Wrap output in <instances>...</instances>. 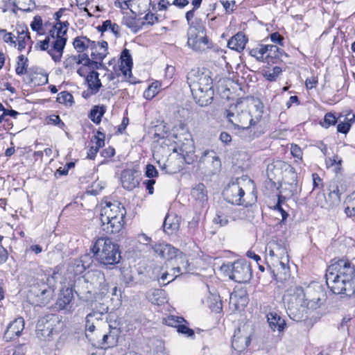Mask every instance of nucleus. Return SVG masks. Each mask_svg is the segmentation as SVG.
I'll use <instances>...</instances> for the list:
<instances>
[{"instance_id":"obj_41","label":"nucleus","mask_w":355,"mask_h":355,"mask_svg":"<svg viewBox=\"0 0 355 355\" xmlns=\"http://www.w3.org/2000/svg\"><path fill=\"white\" fill-rule=\"evenodd\" d=\"M252 126H245L240 128L241 129L240 132L241 137L247 141H250L259 137V135H257L255 131L252 130Z\"/></svg>"},{"instance_id":"obj_21","label":"nucleus","mask_w":355,"mask_h":355,"mask_svg":"<svg viewBox=\"0 0 355 355\" xmlns=\"http://www.w3.org/2000/svg\"><path fill=\"white\" fill-rule=\"evenodd\" d=\"M73 289L76 294L80 297H84V295L87 294H92L95 291L92 287L89 282L87 281L85 275L78 277L75 279Z\"/></svg>"},{"instance_id":"obj_13","label":"nucleus","mask_w":355,"mask_h":355,"mask_svg":"<svg viewBox=\"0 0 355 355\" xmlns=\"http://www.w3.org/2000/svg\"><path fill=\"white\" fill-rule=\"evenodd\" d=\"M191 198L196 213H201L208 205V191L202 183L196 184L191 190Z\"/></svg>"},{"instance_id":"obj_52","label":"nucleus","mask_w":355,"mask_h":355,"mask_svg":"<svg viewBox=\"0 0 355 355\" xmlns=\"http://www.w3.org/2000/svg\"><path fill=\"white\" fill-rule=\"evenodd\" d=\"M342 160L338 158L337 155L334 156L332 158L329 157L326 159V164L328 167L329 166H334L336 165V171H338V170L340 169V165H341Z\"/></svg>"},{"instance_id":"obj_56","label":"nucleus","mask_w":355,"mask_h":355,"mask_svg":"<svg viewBox=\"0 0 355 355\" xmlns=\"http://www.w3.org/2000/svg\"><path fill=\"white\" fill-rule=\"evenodd\" d=\"M42 19L40 16L36 15L33 18V21L31 24V27L34 31H39L42 29Z\"/></svg>"},{"instance_id":"obj_20","label":"nucleus","mask_w":355,"mask_h":355,"mask_svg":"<svg viewBox=\"0 0 355 355\" xmlns=\"http://www.w3.org/2000/svg\"><path fill=\"white\" fill-rule=\"evenodd\" d=\"M24 328V320L22 318H18L13 320L7 327L4 333V338L8 341L19 336Z\"/></svg>"},{"instance_id":"obj_22","label":"nucleus","mask_w":355,"mask_h":355,"mask_svg":"<svg viewBox=\"0 0 355 355\" xmlns=\"http://www.w3.org/2000/svg\"><path fill=\"white\" fill-rule=\"evenodd\" d=\"M121 180L123 187L128 191L135 189L139 183L137 173L131 170L124 171L121 174Z\"/></svg>"},{"instance_id":"obj_15","label":"nucleus","mask_w":355,"mask_h":355,"mask_svg":"<svg viewBox=\"0 0 355 355\" xmlns=\"http://www.w3.org/2000/svg\"><path fill=\"white\" fill-rule=\"evenodd\" d=\"M244 195V190L238 183L234 182L229 184L223 192L224 199L229 203L236 205H247L243 198Z\"/></svg>"},{"instance_id":"obj_17","label":"nucleus","mask_w":355,"mask_h":355,"mask_svg":"<svg viewBox=\"0 0 355 355\" xmlns=\"http://www.w3.org/2000/svg\"><path fill=\"white\" fill-rule=\"evenodd\" d=\"M85 277L94 291L98 289L103 294L107 291L105 275L102 271L99 270H92L88 272Z\"/></svg>"},{"instance_id":"obj_35","label":"nucleus","mask_w":355,"mask_h":355,"mask_svg":"<svg viewBox=\"0 0 355 355\" xmlns=\"http://www.w3.org/2000/svg\"><path fill=\"white\" fill-rule=\"evenodd\" d=\"M105 111L106 109L104 105H95L91 110L89 117L94 123L99 124Z\"/></svg>"},{"instance_id":"obj_11","label":"nucleus","mask_w":355,"mask_h":355,"mask_svg":"<svg viewBox=\"0 0 355 355\" xmlns=\"http://www.w3.org/2000/svg\"><path fill=\"white\" fill-rule=\"evenodd\" d=\"M266 260L268 266H275L273 261L284 259L288 256V250L286 243L282 240L272 239L266 246Z\"/></svg>"},{"instance_id":"obj_18","label":"nucleus","mask_w":355,"mask_h":355,"mask_svg":"<svg viewBox=\"0 0 355 355\" xmlns=\"http://www.w3.org/2000/svg\"><path fill=\"white\" fill-rule=\"evenodd\" d=\"M80 64H92L94 65V67H98L95 62H89V55L86 53L68 56L63 61V66L68 71H71L75 68V65Z\"/></svg>"},{"instance_id":"obj_43","label":"nucleus","mask_w":355,"mask_h":355,"mask_svg":"<svg viewBox=\"0 0 355 355\" xmlns=\"http://www.w3.org/2000/svg\"><path fill=\"white\" fill-rule=\"evenodd\" d=\"M282 72V70L279 67H274L272 69L265 71L263 76L268 80L274 81Z\"/></svg>"},{"instance_id":"obj_44","label":"nucleus","mask_w":355,"mask_h":355,"mask_svg":"<svg viewBox=\"0 0 355 355\" xmlns=\"http://www.w3.org/2000/svg\"><path fill=\"white\" fill-rule=\"evenodd\" d=\"M164 321L166 325L175 327L176 329L180 323H187L182 317L175 315H168L167 318H164Z\"/></svg>"},{"instance_id":"obj_53","label":"nucleus","mask_w":355,"mask_h":355,"mask_svg":"<svg viewBox=\"0 0 355 355\" xmlns=\"http://www.w3.org/2000/svg\"><path fill=\"white\" fill-rule=\"evenodd\" d=\"M145 175L149 178H153L158 175V171L153 164H148L146 166Z\"/></svg>"},{"instance_id":"obj_34","label":"nucleus","mask_w":355,"mask_h":355,"mask_svg":"<svg viewBox=\"0 0 355 355\" xmlns=\"http://www.w3.org/2000/svg\"><path fill=\"white\" fill-rule=\"evenodd\" d=\"M99 73L94 70L90 71L85 77L89 88L98 92L101 87V80L98 78Z\"/></svg>"},{"instance_id":"obj_64","label":"nucleus","mask_w":355,"mask_h":355,"mask_svg":"<svg viewBox=\"0 0 355 355\" xmlns=\"http://www.w3.org/2000/svg\"><path fill=\"white\" fill-rule=\"evenodd\" d=\"M270 40L273 43L283 45L284 37L278 32L272 33L270 35Z\"/></svg>"},{"instance_id":"obj_10","label":"nucleus","mask_w":355,"mask_h":355,"mask_svg":"<svg viewBox=\"0 0 355 355\" xmlns=\"http://www.w3.org/2000/svg\"><path fill=\"white\" fill-rule=\"evenodd\" d=\"M188 45L195 51H204L210 47L204 27L191 28L188 31Z\"/></svg>"},{"instance_id":"obj_8","label":"nucleus","mask_w":355,"mask_h":355,"mask_svg":"<svg viewBox=\"0 0 355 355\" xmlns=\"http://www.w3.org/2000/svg\"><path fill=\"white\" fill-rule=\"evenodd\" d=\"M63 322L55 315H49L40 318L37 323V336L40 339L50 340L53 335L58 334Z\"/></svg>"},{"instance_id":"obj_55","label":"nucleus","mask_w":355,"mask_h":355,"mask_svg":"<svg viewBox=\"0 0 355 355\" xmlns=\"http://www.w3.org/2000/svg\"><path fill=\"white\" fill-rule=\"evenodd\" d=\"M281 203H282V198L279 196L278 198V201H277L276 205L275 206V209L279 211V213L281 214L282 218V221L284 223L287 219V218L288 216V214L282 207Z\"/></svg>"},{"instance_id":"obj_60","label":"nucleus","mask_w":355,"mask_h":355,"mask_svg":"<svg viewBox=\"0 0 355 355\" xmlns=\"http://www.w3.org/2000/svg\"><path fill=\"white\" fill-rule=\"evenodd\" d=\"M82 66L77 69V73L82 77H85L90 71L94 69L92 68L90 64L85 65L81 64Z\"/></svg>"},{"instance_id":"obj_3","label":"nucleus","mask_w":355,"mask_h":355,"mask_svg":"<svg viewBox=\"0 0 355 355\" xmlns=\"http://www.w3.org/2000/svg\"><path fill=\"white\" fill-rule=\"evenodd\" d=\"M187 80L197 104L202 107L212 102L214 91L213 81L209 73L192 69L188 73Z\"/></svg>"},{"instance_id":"obj_51","label":"nucleus","mask_w":355,"mask_h":355,"mask_svg":"<svg viewBox=\"0 0 355 355\" xmlns=\"http://www.w3.org/2000/svg\"><path fill=\"white\" fill-rule=\"evenodd\" d=\"M177 331L180 334L186 335L188 337L194 336V331L190 329L187 324L180 323L177 327Z\"/></svg>"},{"instance_id":"obj_29","label":"nucleus","mask_w":355,"mask_h":355,"mask_svg":"<svg viewBox=\"0 0 355 355\" xmlns=\"http://www.w3.org/2000/svg\"><path fill=\"white\" fill-rule=\"evenodd\" d=\"M248 302L245 292H234L230 295V304L234 306L235 309L238 310L241 307H244Z\"/></svg>"},{"instance_id":"obj_47","label":"nucleus","mask_w":355,"mask_h":355,"mask_svg":"<svg viewBox=\"0 0 355 355\" xmlns=\"http://www.w3.org/2000/svg\"><path fill=\"white\" fill-rule=\"evenodd\" d=\"M267 48V55L268 58H279L282 54V50H281L276 45H265Z\"/></svg>"},{"instance_id":"obj_5","label":"nucleus","mask_w":355,"mask_h":355,"mask_svg":"<svg viewBox=\"0 0 355 355\" xmlns=\"http://www.w3.org/2000/svg\"><path fill=\"white\" fill-rule=\"evenodd\" d=\"M91 250L94 256H98L100 263L104 265L116 264L121 258L119 246L107 238H98Z\"/></svg>"},{"instance_id":"obj_25","label":"nucleus","mask_w":355,"mask_h":355,"mask_svg":"<svg viewBox=\"0 0 355 355\" xmlns=\"http://www.w3.org/2000/svg\"><path fill=\"white\" fill-rule=\"evenodd\" d=\"M105 312H106L105 309L103 311L93 310L87 315L85 318L86 331L92 333L95 330V322L102 320Z\"/></svg>"},{"instance_id":"obj_23","label":"nucleus","mask_w":355,"mask_h":355,"mask_svg":"<svg viewBox=\"0 0 355 355\" xmlns=\"http://www.w3.org/2000/svg\"><path fill=\"white\" fill-rule=\"evenodd\" d=\"M155 254L162 259H172L176 254V249L167 243H156L152 246Z\"/></svg>"},{"instance_id":"obj_24","label":"nucleus","mask_w":355,"mask_h":355,"mask_svg":"<svg viewBox=\"0 0 355 355\" xmlns=\"http://www.w3.org/2000/svg\"><path fill=\"white\" fill-rule=\"evenodd\" d=\"M267 321L273 331L282 333L286 327L285 320L276 312H270L267 314Z\"/></svg>"},{"instance_id":"obj_33","label":"nucleus","mask_w":355,"mask_h":355,"mask_svg":"<svg viewBox=\"0 0 355 355\" xmlns=\"http://www.w3.org/2000/svg\"><path fill=\"white\" fill-rule=\"evenodd\" d=\"M172 270L173 271L172 275L174 276V278L172 280H173L180 275L188 273L190 271V263L185 258H180L178 265L176 267H174Z\"/></svg>"},{"instance_id":"obj_27","label":"nucleus","mask_w":355,"mask_h":355,"mask_svg":"<svg viewBox=\"0 0 355 355\" xmlns=\"http://www.w3.org/2000/svg\"><path fill=\"white\" fill-rule=\"evenodd\" d=\"M180 227V218L175 215L168 214L166 216L163 228L164 231L168 234H171L177 231Z\"/></svg>"},{"instance_id":"obj_58","label":"nucleus","mask_w":355,"mask_h":355,"mask_svg":"<svg viewBox=\"0 0 355 355\" xmlns=\"http://www.w3.org/2000/svg\"><path fill=\"white\" fill-rule=\"evenodd\" d=\"M352 320V318L349 315H345L343 318V319L338 326V329L342 331H345L346 329L348 330V328L350 326V322H351Z\"/></svg>"},{"instance_id":"obj_31","label":"nucleus","mask_w":355,"mask_h":355,"mask_svg":"<svg viewBox=\"0 0 355 355\" xmlns=\"http://www.w3.org/2000/svg\"><path fill=\"white\" fill-rule=\"evenodd\" d=\"M120 59L121 62L120 69L123 73L126 76L128 71L131 72L132 67V60L128 49H125L121 52Z\"/></svg>"},{"instance_id":"obj_50","label":"nucleus","mask_w":355,"mask_h":355,"mask_svg":"<svg viewBox=\"0 0 355 355\" xmlns=\"http://www.w3.org/2000/svg\"><path fill=\"white\" fill-rule=\"evenodd\" d=\"M27 37L28 40H31V37L29 35V33L28 30L24 31V30L19 33V42H18V49L19 51H22L26 47V42L25 39Z\"/></svg>"},{"instance_id":"obj_19","label":"nucleus","mask_w":355,"mask_h":355,"mask_svg":"<svg viewBox=\"0 0 355 355\" xmlns=\"http://www.w3.org/2000/svg\"><path fill=\"white\" fill-rule=\"evenodd\" d=\"M250 336L243 334L240 329L234 332L232 341V348L237 352L245 351L250 343Z\"/></svg>"},{"instance_id":"obj_16","label":"nucleus","mask_w":355,"mask_h":355,"mask_svg":"<svg viewBox=\"0 0 355 355\" xmlns=\"http://www.w3.org/2000/svg\"><path fill=\"white\" fill-rule=\"evenodd\" d=\"M107 42L105 41L94 42V46L89 49L92 51V59L89 58V62H95L98 67H94V65L90 64L92 68L98 69L103 67L102 61L107 54Z\"/></svg>"},{"instance_id":"obj_57","label":"nucleus","mask_w":355,"mask_h":355,"mask_svg":"<svg viewBox=\"0 0 355 355\" xmlns=\"http://www.w3.org/2000/svg\"><path fill=\"white\" fill-rule=\"evenodd\" d=\"M49 123L56 125L62 129L65 126V124L62 122L58 115H51L49 117Z\"/></svg>"},{"instance_id":"obj_61","label":"nucleus","mask_w":355,"mask_h":355,"mask_svg":"<svg viewBox=\"0 0 355 355\" xmlns=\"http://www.w3.org/2000/svg\"><path fill=\"white\" fill-rule=\"evenodd\" d=\"M328 191L334 193L335 194H337L338 196H340L342 193V192L339 189L338 182L336 180H332L329 182Z\"/></svg>"},{"instance_id":"obj_6","label":"nucleus","mask_w":355,"mask_h":355,"mask_svg":"<svg viewBox=\"0 0 355 355\" xmlns=\"http://www.w3.org/2000/svg\"><path fill=\"white\" fill-rule=\"evenodd\" d=\"M69 25V24L67 21L56 22L53 26V31L51 30L50 31L52 37V49L49 51V54L55 62L61 60L67 41L65 35Z\"/></svg>"},{"instance_id":"obj_12","label":"nucleus","mask_w":355,"mask_h":355,"mask_svg":"<svg viewBox=\"0 0 355 355\" xmlns=\"http://www.w3.org/2000/svg\"><path fill=\"white\" fill-rule=\"evenodd\" d=\"M230 277L238 283H247L252 277L250 263L244 259H239L232 263Z\"/></svg>"},{"instance_id":"obj_14","label":"nucleus","mask_w":355,"mask_h":355,"mask_svg":"<svg viewBox=\"0 0 355 355\" xmlns=\"http://www.w3.org/2000/svg\"><path fill=\"white\" fill-rule=\"evenodd\" d=\"M92 263L93 256L86 253L78 259H71L68 263L67 272L74 276L81 275L92 265Z\"/></svg>"},{"instance_id":"obj_2","label":"nucleus","mask_w":355,"mask_h":355,"mask_svg":"<svg viewBox=\"0 0 355 355\" xmlns=\"http://www.w3.org/2000/svg\"><path fill=\"white\" fill-rule=\"evenodd\" d=\"M312 288H308L306 292L302 287L291 288L284 296V302L286 306V311L294 321L300 322L308 318L309 304L310 302L320 301V297L316 296L310 298V293Z\"/></svg>"},{"instance_id":"obj_39","label":"nucleus","mask_w":355,"mask_h":355,"mask_svg":"<svg viewBox=\"0 0 355 355\" xmlns=\"http://www.w3.org/2000/svg\"><path fill=\"white\" fill-rule=\"evenodd\" d=\"M288 255L286 256L285 260L284 259H279L273 263H275V266H272L275 268H277L278 272H283L285 275L288 273L289 272V266H288Z\"/></svg>"},{"instance_id":"obj_30","label":"nucleus","mask_w":355,"mask_h":355,"mask_svg":"<svg viewBox=\"0 0 355 355\" xmlns=\"http://www.w3.org/2000/svg\"><path fill=\"white\" fill-rule=\"evenodd\" d=\"M73 45L78 53H83L85 50L92 48L94 41L90 40L86 36H78L73 40Z\"/></svg>"},{"instance_id":"obj_38","label":"nucleus","mask_w":355,"mask_h":355,"mask_svg":"<svg viewBox=\"0 0 355 355\" xmlns=\"http://www.w3.org/2000/svg\"><path fill=\"white\" fill-rule=\"evenodd\" d=\"M213 223L219 227H225L229 223V216L223 210H218L213 218Z\"/></svg>"},{"instance_id":"obj_54","label":"nucleus","mask_w":355,"mask_h":355,"mask_svg":"<svg viewBox=\"0 0 355 355\" xmlns=\"http://www.w3.org/2000/svg\"><path fill=\"white\" fill-rule=\"evenodd\" d=\"M328 196H329V202H328L327 201H326L327 205L334 206V205H337L340 203V196H338L337 194H335L334 193H332L331 191H329Z\"/></svg>"},{"instance_id":"obj_1","label":"nucleus","mask_w":355,"mask_h":355,"mask_svg":"<svg viewBox=\"0 0 355 355\" xmlns=\"http://www.w3.org/2000/svg\"><path fill=\"white\" fill-rule=\"evenodd\" d=\"M326 282L337 295L352 296L355 293V267L349 261L340 259L326 270Z\"/></svg>"},{"instance_id":"obj_45","label":"nucleus","mask_w":355,"mask_h":355,"mask_svg":"<svg viewBox=\"0 0 355 355\" xmlns=\"http://www.w3.org/2000/svg\"><path fill=\"white\" fill-rule=\"evenodd\" d=\"M28 61L27 58H25L23 55H21L18 57L17 66L15 69L16 73L18 75H23L26 73L27 64L26 62Z\"/></svg>"},{"instance_id":"obj_4","label":"nucleus","mask_w":355,"mask_h":355,"mask_svg":"<svg viewBox=\"0 0 355 355\" xmlns=\"http://www.w3.org/2000/svg\"><path fill=\"white\" fill-rule=\"evenodd\" d=\"M126 214L125 207L118 201L105 202L101 213L102 230L107 234L119 232L123 225Z\"/></svg>"},{"instance_id":"obj_40","label":"nucleus","mask_w":355,"mask_h":355,"mask_svg":"<svg viewBox=\"0 0 355 355\" xmlns=\"http://www.w3.org/2000/svg\"><path fill=\"white\" fill-rule=\"evenodd\" d=\"M110 30L115 35L119 34V26L116 23H112L110 20L105 21L103 24L98 26V31L104 32L105 31Z\"/></svg>"},{"instance_id":"obj_32","label":"nucleus","mask_w":355,"mask_h":355,"mask_svg":"<svg viewBox=\"0 0 355 355\" xmlns=\"http://www.w3.org/2000/svg\"><path fill=\"white\" fill-rule=\"evenodd\" d=\"M207 304L212 311L219 313L222 310V302L220 296L216 293H209Z\"/></svg>"},{"instance_id":"obj_63","label":"nucleus","mask_w":355,"mask_h":355,"mask_svg":"<svg viewBox=\"0 0 355 355\" xmlns=\"http://www.w3.org/2000/svg\"><path fill=\"white\" fill-rule=\"evenodd\" d=\"M291 153L292 155L296 158L302 159V151L297 144H292L291 147Z\"/></svg>"},{"instance_id":"obj_49","label":"nucleus","mask_w":355,"mask_h":355,"mask_svg":"<svg viewBox=\"0 0 355 355\" xmlns=\"http://www.w3.org/2000/svg\"><path fill=\"white\" fill-rule=\"evenodd\" d=\"M337 122V119L335 116V115L331 112H328L324 115V123L322 124V125L327 128L330 125H334Z\"/></svg>"},{"instance_id":"obj_42","label":"nucleus","mask_w":355,"mask_h":355,"mask_svg":"<svg viewBox=\"0 0 355 355\" xmlns=\"http://www.w3.org/2000/svg\"><path fill=\"white\" fill-rule=\"evenodd\" d=\"M160 84L159 82L153 83L144 92V97L146 99H152L159 92Z\"/></svg>"},{"instance_id":"obj_46","label":"nucleus","mask_w":355,"mask_h":355,"mask_svg":"<svg viewBox=\"0 0 355 355\" xmlns=\"http://www.w3.org/2000/svg\"><path fill=\"white\" fill-rule=\"evenodd\" d=\"M57 101L60 103L67 104L69 103L70 105H72L73 103V97L71 94L64 91L58 94Z\"/></svg>"},{"instance_id":"obj_48","label":"nucleus","mask_w":355,"mask_h":355,"mask_svg":"<svg viewBox=\"0 0 355 355\" xmlns=\"http://www.w3.org/2000/svg\"><path fill=\"white\" fill-rule=\"evenodd\" d=\"M52 37L51 36H47L43 41H40L35 46L36 48H39L41 51H48L52 49Z\"/></svg>"},{"instance_id":"obj_62","label":"nucleus","mask_w":355,"mask_h":355,"mask_svg":"<svg viewBox=\"0 0 355 355\" xmlns=\"http://www.w3.org/2000/svg\"><path fill=\"white\" fill-rule=\"evenodd\" d=\"M351 128V123L347 122H341L338 123L337 125V130L338 132L343 133V134H347Z\"/></svg>"},{"instance_id":"obj_26","label":"nucleus","mask_w":355,"mask_h":355,"mask_svg":"<svg viewBox=\"0 0 355 355\" xmlns=\"http://www.w3.org/2000/svg\"><path fill=\"white\" fill-rule=\"evenodd\" d=\"M248 42V38L243 33H238L233 36L227 42V46L238 52L242 51Z\"/></svg>"},{"instance_id":"obj_37","label":"nucleus","mask_w":355,"mask_h":355,"mask_svg":"<svg viewBox=\"0 0 355 355\" xmlns=\"http://www.w3.org/2000/svg\"><path fill=\"white\" fill-rule=\"evenodd\" d=\"M267 48L265 44H259L256 48L249 49V54L259 61H263V56L267 53Z\"/></svg>"},{"instance_id":"obj_7","label":"nucleus","mask_w":355,"mask_h":355,"mask_svg":"<svg viewBox=\"0 0 355 355\" xmlns=\"http://www.w3.org/2000/svg\"><path fill=\"white\" fill-rule=\"evenodd\" d=\"M173 137L175 147L174 151L180 153L184 157L185 161L189 164L190 162L187 160V157L194 153V143L191 134L185 128L184 125H180L176 129V132L173 133Z\"/></svg>"},{"instance_id":"obj_9","label":"nucleus","mask_w":355,"mask_h":355,"mask_svg":"<svg viewBox=\"0 0 355 355\" xmlns=\"http://www.w3.org/2000/svg\"><path fill=\"white\" fill-rule=\"evenodd\" d=\"M261 105V103L255 105L257 114L254 117H252L250 112L241 111V113L238 112L236 114V118L233 119L232 116H234V113L232 110H227V118L230 122L239 128L245 126H252L254 128L260 121L262 117L263 112L259 110Z\"/></svg>"},{"instance_id":"obj_59","label":"nucleus","mask_w":355,"mask_h":355,"mask_svg":"<svg viewBox=\"0 0 355 355\" xmlns=\"http://www.w3.org/2000/svg\"><path fill=\"white\" fill-rule=\"evenodd\" d=\"M122 23L127 27L134 29L136 31L137 24L135 19L131 17H125L123 18Z\"/></svg>"},{"instance_id":"obj_36","label":"nucleus","mask_w":355,"mask_h":355,"mask_svg":"<svg viewBox=\"0 0 355 355\" xmlns=\"http://www.w3.org/2000/svg\"><path fill=\"white\" fill-rule=\"evenodd\" d=\"M121 280L126 286H132L135 285V280L132 271L130 268H123L121 269Z\"/></svg>"},{"instance_id":"obj_28","label":"nucleus","mask_w":355,"mask_h":355,"mask_svg":"<svg viewBox=\"0 0 355 355\" xmlns=\"http://www.w3.org/2000/svg\"><path fill=\"white\" fill-rule=\"evenodd\" d=\"M73 288H63L60 291L56 304L60 309H64L69 305L73 298Z\"/></svg>"}]
</instances>
